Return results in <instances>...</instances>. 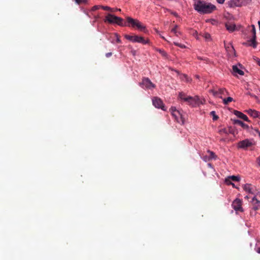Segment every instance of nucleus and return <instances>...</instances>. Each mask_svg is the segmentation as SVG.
Instances as JSON below:
<instances>
[{"label":"nucleus","mask_w":260,"mask_h":260,"mask_svg":"<svg viewBox=\"0 0 260 260\" xmlns=\"http://www.w3.org/2000/svg\"><path fill=\"white\" fill-rule=\"evenodd\" d=\"M194 9L201 14H209L216 9V7L202 0H198L194 4Z\"/></svg>","instance_id":"1"},{"label":"nucleus","mask_w":260,"mask_h":260,"mask_svg":"<svg viewBox=\"0 0 260 260\" xmlns=\"http://www.w3.org/2000/svg\"><path fill=\"white\" fill-rule=\"evenodd\" d=\"M126 21L127 24H126V25L128 26L136 28L140 31H143L144 32H146L147 31L146 28V26L138 19H135L130 17H127Z\"/></svg>","instance_id":"2"},{"label":"nucleus","mask_w":260,"mask_h":260,"mask_svg":"<svg viewBox=\"0 0 260 260\" xmlns=\"http://www.w3.org/2000/svg\"><path fill=\"white\" fill-rule=\"evenodd\" d=\"M105 22H107L110 24H117L121 26H126V23H124V20L122 18L116 16L111 14H108L106 16Z\"/></svg>","instance_id":"3"},{"label":"nucleus","mask_w":260,"mask_h":260,"mask_svg":"<svg viewBox=\"0 0 260 260\" xmlns=\"http://www.w3.org/2000/svg\"><path fill=\"white\" fill-rule=\"evenodd\" d=\"M179 97L181 100L186 102L189 105L192 107L195 106L197 104V100L198 99L197 98L187 96L184 92H180Z\"/></svg>","instance_id":"4"},{"label":"nucleus","mask_w":260,"mask_h":260,"mask_svg":"<svg viewBox=\"0 0 260 260\" xmlns=\"http://www.w3.org/2000/svg\"><path fill=\"white\" fill-rule=\"evenodd\" d=\"M251 33L252 35V38L248 41L247 43H244L245 45L251 46L254 48H255L257 46V42L256 41V29L254 25H251Z\"/></svg>","instance_id":"5"},{"label":"nucleus","mask_w":260,"mask_h":260,"mask_svg":"<svg viewBox=\"0 0 260 260\" xmlns=\"http://www.w3.org/2000/svg\"><path fill=\"white\" fill-rule=\"evenodd\" d=\"M253 145H254V142L252 140L246 139L239 142L237 144V147L239 148L246 150L248 148L253 146Z\"/></svg>","instance_id":"6"},{"label":"nucleus","mask_w":260,"mask_h":260,"mask_svg":"<svg viewBox=\"0 0 260 260\" xmlns=\"http://www.w3.org/2000/svg\"><path fill=\"white\" fill-rule=\"evenodd\" d=\"M140 85H143L147 89H152L155 87V84H154L148 78H144L142 80Z\"/></svg>","instance_id":"7"},{"label":"nucleus","mask_w":260,"mask_h":260,"mask_svg":"<svg viewBox=\"0 0 260 260\" xmlns=\"http://www.w3.org/2000/svg\"><path fill=\"white\" fill-rule=\"evenodd\" d=\"M242 201L239 199H235L232 203V207L236 211L243 212L242 207Z\"/></svg>","instance_id":"8"},{"label":"nucleus","mask_w":260,"mask_h":260,"mask_svg":"<svg viewBox=\"0 0 260 260\" xmlns=\"http://www.w3.org/2000/svg\"><path fill=\"white\" fill-rule=\"evenodd\" d=\"M211 92L214 96H219L222 98V95H225L228 94V92L225 88H220L218 90H211Z\"/></svg>","instance_id":"9"},{"label":"nucleus","mask_w":260,"mask_h":260,"mask_svg":"<svg viewBox=\"0 0 260 260\" xmlns=\"http://www.w3.org/2000/svg\"><path fill=\"white\" fill-rule=\"evenodd\" d=\"M243 189L248 193L256 196L257 195L256 191L253 186L250 184H246L243 186Z\"/></svg>","instance_id":"10"},{"label":"nucleus","mask_w":260,"mask_h":260,"mask_svg":"<svg viewBox=\"0 0 260 260\" xmlns=\"http://www.w3.org/2000/svg\"><path fill=\"white\" fill-rule=\"evenodd\" d=\"M153 105L157 108H160L163 110H165L162 101L160 99L158 98H154L152 100Z\"/></svg>","instance_id":"11"},{"label":"nucleus","mask_w":260,"mask_h":260,"mask_svg":"<svg viewBox=\"0 0 260 260\" xmlns=\"http://www.w3.org/2000/svg\"><path fill=\"white\" fill-rule=\"evenodd\" d=\"M134 43H140L142 44H147L149 43V40H145L144 38L138 36L137 35L134 36L133 42Z\"/></svg>","instance_id":"12"},{"label":"nucleus","mask_w":260,"mask_h":260,"mask_svg":"<svg viewBox=\"0 0 260 260\" xmlns=\"http://www.w3.org/2000/svg\"><path fill=\"white\" fill-rule=\"evenodd\" d=\"M243 3V0H231L228 3V5L230 8L241 7L242 6Z\"/></svg>","instance_id":"13"},{"label":"nucleus","mask_w":260,"mask_h":260,"mask_svg":"<svg viewBox=\"0 0 260 260\" xmlns=\"http://www.w3.org/2000/svg\"><path fill=\"white\" fill-rule=\"evenodd\" d=\"M173 112L174 113L172 114V115L174 117L175 120H176V121L178 123L182 122V123H183L184 120L182 118V116L180 112L178 110L175 111V112L174 111Z\"/></svg>","instance_id":"14"},{"label":"nucleus","mask_w":260,"mask_h":260,"mask_svg":"<svg viewBox=\"0 0 260 260\" xmlns=\"http://www.w3.org/2000/svg\"><path fill=\"white\" fill-rule=\"evenodd\" d=\"M245 112L254 118H258L260 119V112L258 111L249 109L246 110Z\"/></svg>","instance_id":"15"},{"label":"nucleus","mask_w":260,"mask_h":260,"mask_svg":"<svg viewBox=\"0 0 260 260\" xmlns=\"http://www.w3.org/2000/svg\"><path fill=\"white\" fill-rule=\"evenodd\" d=\"M251 203L253 210L256 211L260 209V201L256 199V196L253 197Z\"/></svg>","instance_id":"16"},{"label":"nucleus","mask_w":260,"mask_h":260,"mask_svg":"<svg viewBox=\"0 0 260 260\" xmlns=\"http://www.w3.org/2000/svg\"><path fill=\"white\" fill-rule=\"evenodd\" d=\"M234 113L235 115H236L238 117L243 119L244 120L247 121V122H250V120H249L247 116L244 114L243 113H242L240 111L235 110L234 112Z\"/></svg>","instance_id":"17"},{"label":"nucleus","mask_w":260,"mask_h":260,"mask_svg":"<svg viewBox=\"0 0 260 260\" xmlns=\"http://www.w3.org/2000/svg\"><path fill=\"white\" fill-rule=\"evenodd\" d=\"M225 27L230 32H233L236 29L235 24L231 22L225 23Z\"/></svg>","instance_id":"18"},{"label":"nucleus","mask_w":260,"mask_h":260,"mask_svg":"<svg viewBox=\"0 0 260 260\" xmlns=\"http://www.w3.org/2000/svg\"><path fill=\"white\" fill-rule=\"evenodd\" d=\"M234 123L235 124H238L239 125H240L241 127H242L244 129H248L249 128V126L247 124L244 123V122H243L242 121L240 120H234Z\"/></svg>","instance_id":"19"},{"label":"nucleus","mask_w":260,"mask_h":260,"mask_svg":"<svg viewBox=\"0 0 260 260\" xmlns=\"http://www.w3.org/2000/svg\"><path fill=\"white\" fill-rule=\"evenodd\" d=\"M233 71L234 74H238L240 75H244V72L240 70V69H239L237 66H233Z\"/></svg>","instance_id":"20"},{"label":"nucleus","mask_w":260,"mask_h":260,"mask_svg":"<svg viewBox=\"0 0 260 260\" xmlns=\"http://www.w3.org/2000/svg\"><path fill=\"white\" fill-rule=\"evenodd\" d=\"M224 46L225 49L227 50V51L232 53L233 52L234 53H235V49L232 45L231 44H229L228 45H226L225 44H224Z\"/></svg>","instance_id":"21"},{"label":"nucleus","mask_w":260,"mask_h":260,"mask_svg":"<svg viewBox=\"0 0 260 260\" xmlns=\"http://www.w3.org/2000/svg\"><path fill=\"white\" fill-rule=\"evenodd\" d=\"M233 100V99L231 97H228L226 99H224L223 100V102L224 105H228L229 103L232 102Z\"/></svg>","instance_id":"22"},{"label":"nucleus","mask_w":260,"mask_h":260,"mask_svg":"<svg viewBox=\"0 0 260 260\" xmlns=\"http://www.w3.org/2000/svg\"><path fill=\"white\" fill-rule=\"evenodd\" d=\"M228 178L233 181H239L240 180V177L238 176H231L228 177Z\"/></svg>","instance_id":"23"},{"label":"nucleus","mask_w":260,"mask_h":260,"mask_svg":"<svg viewBox=\"0 0 260 260\" xmlns=\"http://www.w3.org/2000/svg\"><path fill=\"white\" fill-rule=\"evenodd\" d=\"M210 115L212 116L213 120L214 121L217 120L219 118V117L216 114L215 112L214 111L210 112Z\"/></svg>","instance_id":"24"},{"label":"nucleus","mask_w":260,"mask_h":260,"mask_svg":"<svg viewBox=\"0 0 260 260\" xmlns=\"http://www.w3.org/2000/svg\"><path fill=\"white\" fill-rule=\"evenodd\" d=\"M218 133L220 135H228V129L226 128H221L218 131Z\"/></svg>","instance_id":"25"},{"label":"nucleus","mask_w":260,"mask_h":260,"mask_svg":"<svg viewBox=\"0 0 260 260\" xmlns=\"http://www.w3.org/2000/svg\"><path fill=\"white\" fill-rule=\"evenodd\" d=\"M101 8L102 9H103L104 10L110 11L111 12H114V9L111 8L110 7H109L108 6H101Z\"/></svg>","instance_id":"26"},{"label":"nucleus","mask_w":260,"mask_h":260,"mask_svg":"<svg viewBox=\"0 0 260 260\" xmlns=\"http://www.w3.org/2000/svg\"><path fill=\"white\" fill-rule=\"evenodd\" d=\"M124 38L131 41V42H133V39H134V36H131V35H124Z\"/></svg>","instance_id":"27"},{"label":"nucleus","mask_w":260,"mask_h":260,"mask_svg":"<svg viewBox=\"0 0 260 260\" xmlns=\"http://www.w3.org/2000/svg\"><path fill=\"white\" fill-rule=\"evenodd\" d=\"M115 37L116 38V41L117 43H121V41L120 40V37L119 35H118L117 33H115L114 34Z\"/></svg>","instance_id":"28"},{"label":"nucleus","mask_w":260,"mask_h":260,"mask_svg":"<svg viewBox=\"0 0 260 260\" xmlns=\"http://www.w3.org/2000/svg\"><path fill=\"white\" fill-rule=\"evenodd\" d=\"M75 2L78 5H80L81 4H86L87 2V0H75Z\"/></svg>","instance_id":"29"},{"label":"nucleus","mask_w":260,"mask_h":260,"mask_svg":"<svg viewBox=\"0 0 260 260\" xmlns=\"http://www.w3.org/2000/svg\"><path fill=\"white\" fill-rule=\"evenodd\" d=\"M246 94L250 95L251 97L254 98L256 100H257V99H258L257 96L256 95H255L254 94L251 93V92H250L249 91L246 92Z\"/></svg>","instance_id":"30"},{"label":"nucleus","mask_w":260,"mask_h":260,"mask_svg":"<svg viewBox=\"0 0 260 260\" xmlns=\"http://www.w3.org/2000/svg\"><path fill=\"white\" fill-rule=\"evenodd\" d=\"M100 8H101V5H95L91 8V11H94L95 10L99 9Z\"/></svg>","instance_id":"31"},{"label":"nucleus","mask_w":260,"mask_h":260,"mask_svg":"<svg viewBox=\"0 0 260 260\" xmlns=\"http://www.w3.org/2000/svg\"><path fill=\"white\" fill-rule=\"evenodd\" d=\"M174 44L175 45H176L177 46H178V47H180V48H185V46L184 45L181 44L180 43H177V42H174Z\"/></svg>","instance_id":"32"},{"label":"nucleus","mask_w":260,"mask_h":260,"mask_svg":"<svg viewBox=\"0 0 260 260\" xmlns=\"http://www.w3.org/2000/svg\"><path fill=\"white\" fill-rule=\"evenodd\" d=\"M225 182L228 185H231L232 184V182H231V180L228 178L225 179Z\"/></svg>","instance_id":"33"},{"label":"nucleus","mask_w":260,"mask_h":260,"mask_svg":"<svg viewBox=\"0 0 260 260\" xmlns=\"http://www.w3.org/2000/svg\"><path fill=\"white\" fill-rule=\"evenodd\" d=\"M177 27H178V26L177 25H176L175 26V27L172 29L171 31L174 32V34H176Z\"/></svg>","instance_id":"34"},{"label":"nucleus","mask_w":260,"mask_h":260,"mask_svg":"<svg viewBox=\"0 0 260 260\" xmlns=\"http://www.w3.org/2000/svg\"><path fill=\"white\" fill-rule=\"evenodd\" d=\"M204 37L207 40L209 39L210 38V35L209 34L206 33L205 34Z\"/></svg>","instance_id":"35"},{"label":"nucleus","mask_w":260,"mask_h":260,"mask_svg":"<svg viewBox=\"0 0 260 260\" xmlns=\"http://www.w3.org/2000/svg\"><path fill=\"white\" fill-rule=\"evenodd\" d=\"M256 162L257 165L260 166V155L256 158Z\"/></svg>","instance_id":"36"},{"label":"nucleus","mask_w":260,"mask_h":260,"mask_svg":"<svg viewBox=\"0 0 260 260\" xmlns=\"http://www.w3.org/2000/svg\"><path fill=\"white\" fill-rule=\"evenodd\" d=\"M209 152L210 153V157L211 158H214L215 156V153L213 152H212V151H209Z\"/></svg>","instance_id":"37"},{"label":"nucleus","mask_w":260,"mask_h":260,"mask_svg":"<svg viewBox=\"0 0 260 260\" xmlns=\"http://www.w3.org/2000/svg\"><path fill=\"white\" fill-rule=\"evenodd\" d=\"M170 110L171 111L172 114H173L174 113L173 112L174 111L175 112V111H177L175 107H171L170 108Z\"/></svg>","instance_id":"38"},{"label":"nucleus","mask_w":260,"mask_h":260,"mask_svg":"<svg viewBox=\"0 0 260 260\" xmlns=\"http://www.w3.org/2000/svg\"><path fill=\"white\" fill-rule=\"evenodd\" d=\"M228 134H229V133H230V134H233V129L232 128V127H230L229 128V129L228 130Z\"/></svg>","instance_id":"39"},{"label":"nucleus","mask_w":260,"mask_h":260,"mask_svg":"<svg viewBox=\"0 0 260 260\" xmlns=\"http://www.w3.org/2000/svg\"><path fill=\"white\" fill-rule=\"evenodd\" d=\"M112 55V52H108V53H107L106 54V55H106V56L107 57H110Z\"/></svg>","instance_id":"40"},{"label":"nucleus","mask_w":260,"mask_h":260,"mask_svg":"<svg viewBox=\"0 0 260 260\" xmlns=\"http://www.w3.org/2000/svg\"><path fill=\"white\" fill-rule=\"evenodd\" d=\"M255 60L256 61L257 63L260 66V59L258 58H255Z\"/></svg>","instance_id":"41"},{"label":"nucleus","mask_w":260,"mask_h":260,"mask_svg":"<svg viewBox=\"0 0 260 260\" xmlns=\"http://www.w3.org/2000/svg\"><path fill=\"white\" fill-rule=\"evenodd\" d=\"M159 52L163 55L165 56L166 55V53L164 50H159Z\"/></svg>","instance_id":"42"},{"label":"nucleus","mask_w":260,"mask_h":260,"mask_svg":"<svg viewBox=\"0 0 260 260\" xmlns=\"http://www.w3.org/2000/svg\"><path fill=\"white\" fill-rule=\"evenodd\" d=\"M217 2L220 4H222L224 3L225 0H216Z\"/></svg>","instance_id":"43"},{"label":"nucleus","mask_w":260,"mask_h":260,"mask_svg":"<svg viewBox=\"0 0 260 260\" xmlns=\"http://www.w3.org/2000/svg\"><path fill=\"white\" fill-rule=\"evenodd\" d=\"M183 76L185 79L186 82H188L189 81V79H188V77H187V76L186 75H183Z\"/></svg>","instance_id":"44"},{"label":"nucleus","mask_w":260,"mask_h":260,"mask_svg":"<svg viewBox=\"0 0 260 260\" xmlns=\"http://www.w3.org/2000/svg\"><path fill=\"white\" fill-rule=\"evenodd\" d=\"M256 251L258 253H260V247L258 248Z\"/></svg>","instance_id":"45"},{"label":"nucleus","mask_w":260,"mask_h":260,"mask_svg":"<svg viewBox=\"0 0 260 260\" xmlns=\"http://www.w3.org/2000/svg\"><path fill=\"white\" fill-rule=\"evenodd\" d=\"M256 132H257V134L258 135L259 137L260 138V132L257 131V130H256Z\"/></svg>","instance_id":"46"},{"label":"nucleus","mask_w":260,"mask_h":260,"mask_svg":"<svg viewBox=\"0 0 260 260\" xmlns=\"http://www.w3.org/2000/svg\"><path fill=\"white\" fill-rule=\"evenodd\" d=\"M114 11H121V9H114Z\"/></svg>","instance_id":"47"},{"label":"nucleus","mask_w":260,"mask_h":260,"mask_svg":"<svg viewBox=\"0 0 260 260\" xmlns=\"http://www.w3.org/2000/svg\"><path fill=\"white\" fill-rule=\"evenodd\" d=\"M94 17H95V19H97V18H99V16H95Z\"/></svg>","instance_id":"48"},{"label":"nucleus","mask_w":260,"mask_h":260,"mask_svg":"<svg viewBox=\"0 0 260 260\" xmlns=\"http://www.w3.org/2000/svg\"><path fill=\"white\" fill-rule=\"evenodd\" d=\"M231 185H232L233 186H234V187L235 186V185H234V184L233 183H232V184Z\"/></svg>","instance_id":"49"},{"label":"nucleus","mask_w":260,"mask_h":260,"mask_svg":"<svg viewBox=\"0 0 260 260\" xmlns=\"http://www.w3.org/2000/svg\"><path fill=\"white\" fill-rule=\"evenodd\" d=\"M161 38L164 39V40H166L165 38L164 37H161Z\"/></svg>","instance_id":"50"}]
</instances>
